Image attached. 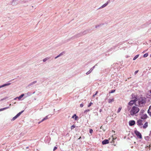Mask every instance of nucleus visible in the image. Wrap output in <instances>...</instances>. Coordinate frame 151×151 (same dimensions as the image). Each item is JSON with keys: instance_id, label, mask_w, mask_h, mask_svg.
<instances>
[{"instance_id": "nucleus-1", "label": "nucleus", "mask_w": 151, "mask_h": 151, "mask_svg": "<svg viewBox=\"0 0 151 151\" xmlns=\"http://www.w3.org/2000/svg\"><path fill=\"white\" fill-rule=\"evenodd\" d=\"M146 98L145 97H141L138 99V102L137 106L139 107L142 106L143 104L146 102Z\"/></svg>"}, {"instance_id": "nucleus-2", "label": "nucleus", "mask_w": 151, "mask_h": 151, "mask_svg": "<svg viewBox=\"0 0 151 151\" xmlns=\"http://www.w3.org/2000/svg\"><path fill=\"white\" fill-rule=\"evenodd\" d=\"M139 111V109L136 106H133L130 111V114L131 115L133 116L138 113Z\"/></svg>"}, {"instance_id": "nucleus-3", "label": "nucleus", "mask_w": 151, "mask_h": 151, "mask_svg": "<svg viewBox=\"0 0 151 151\" xmlns=\"http://www.w3.org/2000/svg\"><path fill=\"white\" fill-rule=\"evenodd\" d=\"M82 35L81 32H80L77 35H74L72 37L70 38L69 40H74L77 38H78L81 36H82Z\"/></svg>"}, {"instance_id": "nucleus-4", "label": "nucleus", "mask_w": 151, "mask_h": 151, "mask_svg": "<svg viewBox=\"0 0 151 151\" xmlns=\"http://www.w3.org/2000/svg\"><path fill=\"white\" fill-rule=\"evenodd\" d=\"M134 133L135 134L137 137L139 138H142V136L140 132L137 130H135L134 131Z\"/></svg>"}, {"instance_id": "nucleus-5", "label": "nucleus", "mask_w": 151, "mask_h": 151, "mask_svg": "<svg viewBox=\"0 0 151 151\" xmlns=\"http://www.w3.org/2000/svg\"><path fill=\"white\" fill-rule=\"evenodd\" d=\"M135 121L134 120H131L129 122V125L131 126L134 125L135 124Z\"/></svg>"}, {"instance_id": "nucleus-6", "label": "nucleus", "mask_w": 151, "mask_h": 151, "mask_svg": "<svg viewBox=\"0 0 151 151\" xmlns=\"http://www.w3.org/2000/svg\"><path fill=\"white\" fill-rule=\"evenodd\" d=\"M142 122L143 121L142 120L139 119L137 121V124L138 126L139 127L143 125Z\"/></svg>"}, {"instance_id": "nucleus-7", "label": "nucleus", "mask_w": 151, "mask_h": 151, "mask_svg": "<svg viewBox=\"0 0 151 151\" xmlns=\"http://www.w3.org/2000/svg\"><path fill=\"white\" fill-rule=\"evenodd\" d=\"M132 100L133 101V102L134 103V105L135 106H137L138 102H137V101H138V99L137 98V96L135 97L134 99V100Z\"/></svg>"}, {"instance_id": "nucleus-8", "label": "nucleus", "mask_w": 151, "mask_h": 151, "mask_svg": "<svg viewBox=\"0 0 151 151\" xmlns=\"http://www.w3.org/2000/svg\"><path fill=\"white\" fill-rule=\"evenodd\" d=\"M148 116L146 114L142 115L140 118L142 119H145L147 118Z\"/></svg>"}, {"instance_id": "nucleus-9", "label": "nucleus", "mask_w": 151, "mask_h": 151, "mask_svg": "<svg viewBox=\"0 0 151 151\" xmlns=\"http://www.w3.org/2000/svg\"><path fill=\"white\" fill-rule=\"evenodd\" d=\"M109 143V141L107 139H105L102 142V144L103 145H106L108 144Z\"/></svg>"}, {"instance_id": "nucleus-10", "label": "nucleus", "mask_w": 151, "mask_h": 151, "mask_svg": "<svg viewBox=\"0 0 151 151\" xmlns=\"http://www.w3.org/2000/svg\"><path fill=\"white\" fill-rule=\"evenodd\" d=\"M109 2V1H108L106 3L104 4L99 9H101V8H103L105 7V6H107V5Z\"/></svg>"}, {"instance_id": "nucleus-11", "label": "nucleus", "mask_w": 151, "mask_h": 151, "mask_svg": "<svg viewBox=\"0 0 151 151\" xmlns=\"http://www.w3.org/2000/svg\"><path fill=\"white\" fill-rule=\"evenodd\" d=\"M11 84L10 83H7L5 84H4L3 85H0V88L3 87H4L9 86Z\"/></svg>"}, {"instance_id": "nucleus-12", "label": "nucleus", "mask_w": 151, "mask_h": 151, "mask_svg": "<svg viewBox=\"0 0 151 151\" xmlns=\"http://www.w3.org/2000/svg\"><path fill=\"white\" fill-rule=\"evenodd\" d=\"M72 118L74 119L75 120H78V117L76 114H75L72 116Z\"/></svg>"}, {"instance_id": "nucleus-13", "label": "nucleus", "mask_w": 151, "mask_h": 151, "mask_svg": "<svg viewBox=\"0 0 151 151\" xmlns=\"http://www.w3.org/2000/svg\"><path fill=\"white\" fill-rule=\"evenodd\" d=\"M147 113L151 117V105L149 107V109L147 111Z\"/></svg>"}, {"instance_id": "nucleus-14", "label": "nucleus", "mask_w": 151, "mask_h": 151, "mask_svg": "<svg viewBox=\"0 0 151 151\" xmlns=\"http://www.w3.org/2000/svg\"><path fill=\"white\" fill-rule=\"evenodd\" d=\"M88 32V30H85L83 32H81L82 36L85 35L87 34Z\"/></svg>"}, {"instance_id": "nucleus-15", "label": "nucleus", "mask_w": 151, "mask_h": 151, "mask_svg": "<svg viewBox=\"0 0 151 151\" xmlns=\"http://www.w3.org/2000/svg\"><path fill=\"white\" fill-rule=\"evenodd\" d=\"M50 115H48L47 116H46L45 118H44L43 119H42L41 120V122H43V121H45V120L48 119L49 118H50Z\"/></svg>"}, {"instance_id": "nucleus-16", "label": "nucleus", "mask_w": 151, "mask_h": 151, "mask_svg": "<svg viewBox=\"0 0 151 151\" xmlns=\"http://www.w3.org/2000/svg\"><path fill=\"white\" fill-rule=\"evenodd\" d=\"M128 104L129 106H132L134 104V103L133 101L131 100L129 102Z\"/></svg>"}, {"instance_id": "nucleus-17", "label": "nucleus", "mask_w": 151, "mask_h": 151, "mask_svg": "<svg viewBox=\"0 0 151 151\" xmlns=\"http://www.w3.org/2000/svg\"><path fill=\"white\" fill-rule=\"evenodd\" d=\"M148 127V122H146L143 125V127L144 129Z\"/></svg>"}, {"instance_id": "nucleus-18", "label": "nucleus", "mask_w": 151, "mask_h": 151, "mask_svg": "<svg viewBox=\"0 0 151 151\" xmlns=\"http://www.w3.org/2000/svg\"><path fill=\"white\" fill-rule=\"evenodd\" d=\"M17 1V0H12V4L13 5H15L16 4H17V3H15V2Z\"/></svg>"}, {"instance_id": "nucleus-19", "label": "nucleus", "mask_w": 151, "mask_h": 151, "mask_svg": "<svg viewBox=\"0 0 151 151\" xmlns=\"http://www.w3.org/2000/svg\"><path fill=\"white\" fill-rule=\"evenodd\" d=\"M24 94H22L21 95L17 97V98L19 100H20L22 97H23L24 96Z\"/></svg>"}, {"instance_id": "nucleus-20", "label": "nucleus", "mask_w": 151, "mask_h": 151, "mask_svg": "<svg viewBox=\"0 0 151 151\" xmlns=\"http://www.w3.org/2000/svg\"><path fill=\"white\" fill-rule=\"evenodd\" d=\"M116 47H117L116 46H115L113 47H112L111 48H110V49H109L108 50V51L109 52V51H111L113 50H114L115 48Z\"/></svg>"}, {"instance_id": "nucleus-21", "label": "nucleus", "mask_w": 151, "mask_h": 151, "mask_svg": "<svg viewBox=\"0 0 151 151\" xmlns=\"http://www.w3.org/2000/svg\"><path fill=\"white\" fill-rule=\"evenodd\" d=\"M114 101V99L113 98L111 99H109L108 100V102L109 103H111L112 102H113Z\"/></svg>"}, {"instance_id": "nucleus-22", "label": "nucleus", "mask_w": 151, "mask_h": 151, "mask_svg": "<svg viewBox=\"0 0 151 151\" xmlns=\"http://www.w3.org/2000/svg\"><path fill=\"white\" fill-rule=\"evenodd\" d=\"M37 82V81H34L32 83H30L29 85H28V86H31L34 84H35V83H36Z\"/></svg>"}, {"instance_id": "nucleus-23", "label": "nucleus", "mask_w": 151, "mask_h": 151, "mask_svg": "<svg viewBox=\"0 0 151 151\" xmlns=\"http://www.w3.org/2000/svg\"><path fill=\"white\" fill-rule=\"evenodd\" d=\"M9 108V106H8V107H5V108H3L1 109H0V111H2L4 110H5L6 109H8Z\"/></svg>"}, {"instance_id": "nucleus-24", "label": "nucleus", "mask_w": 151, "mask_h": 151, "mask_svg": "<svg viewBox=\"0 0 151 151\" xmlns=\"http://www.w3.org/2000/svg\"><path fill=\"white\" fill-rule=\"evenodd\" d=\"M145 111V110L143 109H142L140 111V112L139 114L140 115H142V114H143L144 112Z\"/></svg>"}, {"instance_id": "nucleus-25", "label": "nucleus", "mask_w": 151, "mask_h": 151, "mask_svg": "<svg viewBox=\"0 0 151 151\" xmlns=\"http://www.w3.org/2000/svg\"><path fill=\"white\" fill-rule=\"evenodd\" d=\"M139 55H136V56H135L133 58V60H135L136 59H137L138 58Z\"/></svg>"}, {"instance_id": "nucleus-26", "label": "nucleus", "mask_w": 151, "mask_h": 151, "mask_svg": "<svg viewBox=\"0 0 151 151\" xmlns=\"http://www.w3.org/2000/svg\"><path fill=\"white\" fill-rule=\"evenodd\" d=\"M131 106L128 105V106H127V110L128 111H129L131 109Z\"/></svg>"}, {"instance_id": "nucleus-27", "label": "nucleus", "mask_w": 151, "mask_h": 151, "mask_svg": "<svg viewBox=\"0 0 151 151\" xmlns=\"http://www.w3.org/2000/svg\"><path fill=\"white\" fill-rule=\"evenodd\" d=\"M145 139L147 141H149V140L150 137L148 136L145 137Z\"/></svg>"}, {"instance_id": "nucleus-28", "label": "nucleus", "mask_w": 151, "mask_h": 151, "mask_svg": "<svg viewBox=\"0 0 151 151\" xmlns=\"http://www.w3.org/2000/svg\"><path fill=\"white\" fill-rule=\"evenodd\" d=\"M115 91H116V90H115V89H113V90H111V91H110L109 92V93H113Z\"/></svg>"}, {"instance_id": "nucleus-29", "label": "nucleus", "mask_w": 151, "mask_h": 151, "mask_svg": "<svg viewBox=\"0 0 151 151\" xmlns=\"http://www.w3.org/2000/svg\"><path fill=\"white\" fill-rule=\"evenodd\" d=\"M90 111V110L89 109H87V110H85L84 111V112L83 113L86 114H87V113L88 112H89V111Z\"/></svg>"}, {"instance_id": "nucleus-30", "label": "nucleus", "mask_w": 151, "mask_h": 151, "mask_svg": "<svg viewBox=\"0 0 151 151\" xmlns=\"http://www.w3.org/2000/svg\"><path fill=\"white\" fill-rule=\"evenodd\" d=\"M148 55V53H146L143 55V57L144 58H146L147 57Z\"/></svg>"}, {"instance_id": "nucleus-31", "label": "nucleus", "mask_w": 151, "mask_h": 151, "mask_svg": "<svg viewBox=\"0 0 151 151\" xmlns=\"http://www.w3.org/2000/svg\"><path fill=\"white\" fill-rule=\"evenodd\" d=\"M24 110H23V111H21V112H19L18 113V114L19 115V116L24 111Z\"/></svg>"}, {"instance_id": "nucleus-32", "label": "nucleus", "mask_w": 151, "mask_h": 151, "mask_svg": "<svg viewBox=\"0 0 151 151\" xmlns=\"http://www.w3.org/2000/svg\"><path fill=\"white\" fill-rule=\"evenodd\" d=\"M75 127V125L74 124V125H72L71 127L70 128H71V129H72Z\"/></svg>"}, {"instance_id": "nucleus-33", "label": "nucleus", "mask_w": 151, "mask_h": 151, "mask_svg": "<svg viewBox=\"0 0 151 151\" xmlns=\"http://www.w3.org/2000/svg\"><path fill=\"white\" fill-rule=\"evenodd\" d=\"M92 71H91L90 70H89V71H88L86 73V74L87 75H88Z\"/></svg>"}, {"instance_id": "nucleus-34", "label": "nucleus", "mask_w": 151, "mask_h": 151, "mask_svg": "<svg viewBox=\"0 0 151 151\" xmlns=\"http://www.w3.org/2000/svg\"><path fill=\"white\" fill-rule=\"evenodd\" d=\"M48 59V58H45L43 59V61L44 62H45Z\"/></svg>"}, {"instance_id": "nucleus-35", "label": "nucleus", "mask_w": 151, "mask_h": 151, "mask_svg": "<svg viewBox=\"0 0 151 151\" xmlns=\"http://www.w3.org/2000/svg\"><path fill=\"white\" fill-rule=\"evenodd\" d=\"M92 104L93 103L91 102L88 105V107H90Z\"/></svg>"}, {"instance_id": "nucleus-36", "label": "nucleus", "mask_w": 151, "mask_h": 151, "mask_svg": "<svg viewBox=\"0 0 151 151\" xmlns=\"http://www.w3.org/2000/svg\"><path fill=\"white\" fill-rule=\"evenodd\" d=\"M93 132V130L91 129H89V132L91 134Z\"/></svg>"}, {"instance_id": "nucleus-37", "label": "nucleus", "mask_w": 151, "mask_h": 151, "mask_svg": "<svg viewBox=\"0 0 151 151\" xmlns=\"http://www.w3.org/2000/svg\"><path fill=\"white\" fill-rule=\"evenodd\" d=\"M17 118L15 116H14V117H13L12 119L11 120L12 121H14V120H15Z\"/></svg>"}, {"instance_id": "nucleus-38", "label": "nucleus", "mask_w": 151, "mask_h": 151, "mask_svg": "<svg viewBox=\"0 0 151 151\" xmlns=\"http://www.w3.org/2000/svg\"><path fill=\"white\" fill-rule=\"evenodd\" d=\"M121 109V108H119L117 111V113H119Z\"/></svg>"}, {"instance_id": "nucleus-39", "label": "nucleus", "mask_w": 151, "mask_h": 151, "mask_svg": "<svg viewBox=\"0 0 151 151\" xmlns=\"http://www.w3.org/2000/svg\"><path fill=\"white\" fill-rule=\"evenodd\" d=\"M95 67V66H93V67H92L91 69H90V70L91 71H92L93 70V69H94V68Z\"/></svg>"}, {"instance_id": "nucleus-40", "label": "nucleus", "mask_w": 151, "mask_h": 151, "mask_svg": "<svg viewBox=\"0 0 151 151\" xmlns=\"http://www.w3.org/2000/svg\"><path fill=\"white\" fill-rule=\"evenodd\" d=\"M7 98H8V97H5V98H3V99H1L0 100V101H3V100H4L6 99H7Z\"/></svg>"}, {"instance_id": "nucleus-41", "label": "nucleus", "mask_w": 151, "mask_h": 151, "mask_svg": "<svg viewBox=\"0 0 151 151\" xmlns=\"http://www.w3.org/2000/svg\"><path fill=\"white\" fill-rule=\"evenodd\" d=\"M57 149V147L56 146H55L53 148V151H55V150H56Z\"/></svg>"}, {"instance_id": "nucleus-42", "label": "nucleus", "mask_w": 151, "mask_h": 151, "mask_svg": "<svg viewBox=\"0 0 151 151\" xmlns=\"http://www.w3.org/2000/svg\"><path fill=\"white\" fill-rule=\"evenodd\" d=\"M27 0H24L23 1H22V2L23 3H25L26 2H27L28 1Z\"/></svg>"}, {"instance_id": "nucleus-43", "label": "nucleus", "mask_w": 151, "mask_h": 151, "mask_svg": "<svg viewBox=\"0 0 151 151\" xmlns=\"http://www.w3.org/2000/svg\"><path fill=\"white\" fill-rule=\"evenodd\" d=\"M98 93V91H96V93L94 94H93V97H94L97 94V93Z\"/></svg>"}, {"instance_id": "nucleus-44", "label": "nucleus", "mask_w": 151, "mask_h": 151, "mask_svg": "<svg viewBox=\"0 0 151 151\" xmlns=\"http://www.w3.org/2000/svg\"><path fill=\"white\" fill-rule=\"evenodd\" d=\"M83 104H80V106L81 107H83Z\"/></svg>"}, {"instance_id": "nucleus-45", "label": "nucleus", "mask_w": 151, "mask_h": 151, "mask_svg": "<svg viewBox=\"0 0 151 151\" xmlns=\"http://www.w3.org/2000/svg\"><path fill=\"white\" fill-rule=\"evenodd\" d=\"M139 70H136V71L135 72H134V74L135 75H136L137 73L138 72Z\"/></svg>"}, {"instance_id": "nucleus-46", "label": "nucleus", "mask_w": 151, "mask_h": 151, "mask_svg": "<svg viewBox=\"0 0 151 151\" xmlns=\"http://www.w3.org/2000/svg\"><path fill=\"white\" fill-rule=\"evenodd\" d=\"M63 53H64V52H62L60 54V56L62 55H63Z\"/></svg>"}, {"instance_id": "nucleus-47", "label": "nucleus", "mask_w": 151, "mask_h": 151, "mask_svg": "<svg viewBox=\"0 0 151 151\" xmlns=\"http://www.w3.org/2000/svg\"><path fill=\"white\" fill-rule=\"evenodd\" d=\"M104 24H100L99 25H99V27H101V26L103 25H104Z\"/></svg>"}, {"instance_id": "nucleus-48", "label": "nucleus", "mask_w": 151, "mask_h": 151, "mask_svg": "<svg viewBox=\"0 0 151 151\" xmlns=\"http://www.w3.org/2000/svg\"><path fill=\"white\" fill-rule=\"evenodd\" d=\"M99 27V25H96V26H95V28H97L98 27Z\"/></svg>"}, {"instance_id": "nucleus-49", "label": "nucleus", "mask_w": 151, "mask_h": 151, "mask_svg": "<svg viewBox=\"0 0 151 151\" xmlns=\"http://www.w3.org/2000/svg\"><path fill=\"white\" fill-rule=\"evenodd\" d=\"M150 93V94L149 95L151 97V90L149 91Z\"/></svg>"}, {"instance_id": "nucleus-50", "label": "nucleus", "mask_w": 151, "mask_h": 151, "mask_svg": "<svg viewBox=\"0 0 151 151\" xmlns=\"http://www.w3.org/2000/svg\"><path fill=\"white\" fill-rule=\"evenodd\" d=\"M149 136H151V131H150V134H149Z\"/></svg>"}, {"instance_id": "nucleus-51", "label": "nucleus", "mask_w": 151, "mask_h": 151, "mask_svg": "<svg viewBox=\"0 0 151 151\" xmlns=\"http://www.w3.org/2000/svg\"><path fill=\"white\" fill-rule=\"evenodd\" d=\"M102 110L101 109H100L99 110V112H101L102 111Z\"/></svg>"}, {"instance_id": "nucleus-52", "label": "nucleus", "mask_w": 151, "mask_h": 151, "mask_svg": "<svg viewBox=\"0 0 151 151\" xmlns=\"http://www.w3.org/2000/svg\"><path fill=\"white\" fill-rule=\"evenodd\" d=\"M58 57H58V55L56 57H55V59H56V58H58Z\"/></svg>"}, {"instance_id": "nucleus-53", "label": "nucleus", "mask_w": 151, "mask_h": 151, "mask_svg": "<svg viewBox=\"0 0 151 151\" xmlns=\"http://www.w3.org/2000/svg\"><path fill=\"white\" fill-rule=\"evenodd\" d=\"M81 137H80L79 138H78V139L79 140V139H81Z\"/></svg>"}, {"instance_id": "nucleus-54", "label": "nucleus", "mask_w": 151, "mask_h": 151, "mask_svg": "<svg viewBox=\"0 0 151 151\" xmlns=\"http://www.w3.org/2000/svg\"><path fill=\"white\" fill-rule=\"evenodd\" d=\"M17 97H16V98H14V100H16V99H17Z\"/></svg>"}, {"instance_id": "nucleus-55", "label": "nucleus", "mask_w": 151, "mask_h": 151, "mask_svg": "<svg viewBox=\"0 0 151 151\" xmlns=\"http://www.w3.org/2000/svg\"><path fill=\"white\" fill-rule=\"evenodd\" d=\"M41 122V121L40 122H38V124H40L41 122Z\"/></svg>"}, {"instance_id": "nucleus-56", "label": "nucleus", "mask_w": 151, "mask_h": 151, "mask_svg": "<svg viewBox=\"0 0 151 151\" xmlns=\"http://www.w3.org/2000/svg\"><path fill=\"white\" fill-rule=\"evenodd\" d=\"M15 116L17 118L18 117V116H17V115Z\"/></svg>"}, {"instance_id": "nucleus-57", "label": "nucleus", "mask_w": 151, "mask_h": 151, "mask_svg": "<svg viewBox=\"0 0 151 151\" xmlns=\"http://www.w3.org/2000/svg\"><path fill=\"white\" fill-rule=\"evenodd\" d=\"M15 116L17 118L18 117V116H17V115Z\"/></svg>"}, {"instance_id": "nucleus-58", "label": "nucleus", "mask_w": 151, "mask_h": 151, "mask_svg": "<svg viewBox=\"0 0 151 151\" xmlns=\"http://www.w3.org/2000/svg\"><path fill=\"white\" fill-rule=\"evenodd\" d=\"M15 116L17 118L18 117V116H17V115Z\"/></svg>"}, {"instance_id": "nucleus-59", "label": "nucleus", "mask_w": 151, "mask_h": 151, "mask_svg": "<svg viewBox=\"0 0 151 151\" xmlns=\"http://www.w3.org/2000/svg\"><path fill=\"white\" fill-rule=\"evenodd\" d=\"M132 98H133V97L134 96V95H133V94H132Z\"/></svg>"}, {"instance_id": "nucleus-60", "label": "nucleus", "mask_w": 151, "mask_h": 151, "mask_svg": "<svg viewBox=\"0 0 151 151\" xmlns=\"http://www.w3.org/2000/svg\"><path fill=\"white\" fill-rule=\"evenodd\" d=\"M146 50H145V51H144L143 52H142V53H143L145 52L146 51Z\"/></svg>"}, {"instance_id": "nucleus-61", "label": "nucleus", "mask_w": 151, "mask_h": 151, "mask_svg": "<svg viewBox=\"0 0 151 151\" xmlns=\"http://www.w3.org/2000/svg\"><path fill=\"white\" fill-rule=\"evenodd\" d=\"M11 106V104H10L9 105V107H10Z\"/></svg>"}, {"instance_id": "nucleus-62", "label": "nucleus", "mask_w": 151, "mask_h": 151, "mask_svg": "<svg viewBox=\"0 0 151 151\" xmlns=\"http://www.w3.org/2000/svg\"><path fill=\"white\" fill-rule=\"evenodd\" d=\"M28 148H29V147H26V149H28Z\"/></svg>"}, {"instance_id": "nucleus-63", "label": "nucleus", "mask_w": 151, "mask_h": 151, "mask_svg": "<svg viewBox=\"0 0 151 151\" xmlns=\"http://www.w3.org/2000/svg\"><path fill=\"white\" fill-rule=\"evenodd\" d=\"M58 55V57H59L60 56V54H59V55Z\"/></svg>"}, {"instance_id": "nucleus-64", "label": "nucleus", "mask_w": 151, "mask_h": 151, "mask_svg": "<svg viewBox=\"0 0 151 151\" xmlns=\"http://www.w3.org/2000/svg\"><path fill=\"white\" fill-rule=\"evenodd\" d=\"M17 115L19 117V115L18 114H17Z\"/></svg>"}]
</instances>
